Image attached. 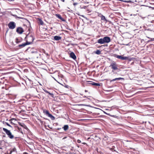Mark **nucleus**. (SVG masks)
I'll return each mask as SVG.
<instances>
[{
  "label": "nucleus",
  "mask_w": 154,
  "mask_h": 154,
  "mask_svg": "<svg viewBox=\"0 0 154 154\" xmlns=\"http://www.w3.org/2000/svg\"><path fill=\"white\" fill-rule=\"evenodd\" d=\"M95 52L96 54H100L101 53L100 51L99 50H97Z\"/></svg>",
  "instance_id": "obj_24"
},
{
  "label": "nucleus",
  "mask_w": 154,
  "mask_h": 154,
  "mask_svg": "<svg viewBox=\"0 0 154 154\" xmlns=\"http://www.w3.org/2000/svg\"><path fill=\"white\" fill-rule=\"evenodd\" d=\"M43 112L47 115L49 117L51 118L52 119H54V117L49 113L48 111L47 110L45 111H44Z\"/></svg>",
  "instance_id": "obj_7"
},
{
  "label": "nucleus",
  "mask_w": 154,
  "mask_h": 154,
  "mask_svg": "<svg viewBox=\"0 0 154 154\" xmlns=\"http://www.w3.org/2000/svg\"><path fill=\"white\" fill-rule=\"evenodd\" d=\"M61 37L58 36H55L54 37V40L56 41H58L60 40H61Z\"/></svg>",
  "instance_id": "obj_14"
},
{
  "label": "nucleus",
  "mask_w": 154,
  "mask_h": 154,
  "mask_svg": "<svg viewBox=\"0 0 154 154\" xmlns=\"http://www.w3.org/2000/svg\"><path fill=\"white\" fill-rule=\"evenodd\" d=\"M45 91V92L46 93H49V92H48V91Z\"/></svg>",
  "instance_id": "obj_31"
},
{
  "label": "nucleus",
  "mask_w": 154,
  "mask_h": 154,
  "mask_svg": "<svg viewBox=\"0 0 154 154\" xmlns=\"http://www.w3.org/2000/svg\"><path fill=\"white\" fill-rule=\"evenodd\" d=\"M3 130L10 139H13L14 138V136L12 134L10 131L5 128H3Z\"/></svg>",
  "instance_id": "obj_3"
},
{
  "label": "nucleus",
  "mask_w": 154,
  "mask_h": 154,
  "mask_svg": "<svg viewBox=\"0 0 154 154\" xmlns=\"http://www.w3.org/2000/svg\"><path fill=\"white\" fill-rule=\"evenodd\" d=\"M8 26L10 29H14L16 27V24L14 22H10L8 24Z\"/></svg>",
  "instance_id": "obj_6"
},
{
  "label": "nucleus",
  "mask_w": 154,
  "mask_h": 154,
  "mask_svg": "<svg viewBox=\"0 0 154 154\" xmlns=\"http://www.w3.org/2000/svg\"><path fill=\"white\" fill-rule=\"evenodd\" d=\"M18 124L21 127H23V128H25V127H26V126L23 123H21L20 122H18Z\"/></svg>",
  "instance_id": "obj_21"
},
{
  "label": "nucleus",
  "mask_w": 154,
  "mask_h": 154,
  "mask_svg": "<svg viewBox=\"0 0 154 154\" xmlns=\"http://www.w3.org/2000/svg\"><path fill=\"white\" fill-rule=\"evenodd\" d=\"M64 86L65 88H69V86H68L67 85H65Z\"/></svg>",
  "instance_id": "obj_27"
},
{
  "label": "nucleus",
  "mask_w": 154,
  "mask_h": 154,
  "mask_svg": "<svg viewBox=\"0 0 154 154\" xmlns=\"http://www.w3.org/2000/svg\"><path fill=\"white\" fill-rule=\"evenodd\" d=\"M27 45H28V44L26 42L24 43H23L19 45L18 46L19 47H20V48H22L24 47H25V46Z\"/></svg>",
  "instance_id": "obj_16"
},
{
  "label": "nucleus",
  "mask_w": 154,
  "mask_h": 154,
  "mask_svg": "<svg viewBox=\"0 0 154 154\" xmlns=\"http://www.w3.org/2000/svg\"><path fill=\"white\" fill-rule=\"evenodd\" d=\"M16 32L18 33L21 34L24 32L23 29L21 27H18L16 29Z\"/></svg>",
  "instance_id": "obj_8"
},
{
  "label": "nucleus",
  "mask_w": 154,
  "mask_h": 154,
  "mask_svg": "<svg viewBox=\"0 0 154 154\" xmlns=\"http://www.w3.org/2000/svg\"><path fill=\"white\" fill-rule=\"evenodd\" d=\"M26 43L28 45L32 44L34 38L32 36L27 35L26 37Z\"/></svg>",
  "instance_id": "obj_4"
},
{
  "label": "nucleus",
  "mask_w": 154,
  "mask_h": 154,
  "mask_svg": "<svg viewBox=\"0 0 154 154\" xmlns=\"http://www.w3.org/2000/svg\"><path fill=\"white\" fill-rule=\"evenodd\" d=\"M109 66L111 67V68L112 69V72H113V70H117L119 69L118 65L115 62L112 63Z\"/></svg>",
  "instance_id": "obj_5"
},
{
  "label": "nucleus",
  "mask_w": 154,
  "mask_h": 154,
  "mask_svg": "<svg viewBox=\"0 0 154 154\" xmlns=\"http://www.w3.org/2000/svg\"><path fill=\"white\" fill-rule=\"evenodd\" d=\"M16 121V120L14 118H12L9 120V121L10 122V123L12 124V125L15 124V122Z\"/></svg>",
  "instance_id": "obj_12"
},
{
  "label": "nucleus",
  "mask_w": 154,
  "mask_h": 154,
  "mask_svg": "<svg viewBox=\"0 0 154 154\" xmlns=\"http://www.w3.org/2000/svg\"><path fill=\"white\" fill-rule=\"evenodd\" d=\"M17 128L18 131L21 133H23V131L22 129L21 128H19L18 126H17Z\"/></svg>",
  "instance_id": "obj_23"
},
{
  "label": "nucleus",
  "mask_w": 154,
  "mask_h": 154,
  "mask_svg": "<svg viewBox=\"0 0 154 154\" xmlns=\"http://www.w3.org/2000/svg\"><path fill=\"white\" fill-rule=\"evenodd\" d=\"M151 8H152V9H154V8H152V7H150Z\"/></svg>",
  "instance_id": "obj_36"
},
{
  "label": "nucleus",
  "mask_w": 154,
  "mask_h": 154,
  "mask_svg": "<svg viewBox=\"0 0 154 154\" xmlns=\"http://www.w3.org/2000/svg\"><path fill=\"white\" fill-rule=\"evenodd\" d=\"M5 124L10 127H12L8 122H5Z\"/></svg>",
  "instance_id": "obj_26"
},
{
  "label": "nucleus",
  "mask_w": 154,
  "mask_h": 154,
  "mask_svg": "<svg viewBox=\"0 0 154 154\" xmlns=\"http://www.w3.org/2000/svg\"><path fill=\"white\" fill-rule=\"evenodd\" d=\"M91 84L92 85H95L97 86H100V84L99 83H95L93 82V83H91Z\"/></svg>",
  "instance_id": "obj_22"
},
{
  "label": "nucleus",
  "mask_w": 154,
  "mask_h": 154,
  "mask_svg": "<svg viewBox=\"0 0 154 154\" xmlns=\"http://www.w3.org/2000/svg\"><path fill=\"white\" fill-rule=\"evenodd\" d=\"M23 154H28V153L27 152H24L23 153Z\"/></svg>",
  "instance_id": "obj_30"
},
{
  "label": "nucleus",
  "mask_w": 154,
  "mask_h": 154,
  "mask_svg": "<svg viewBox=\"0 0 154 154\" xmlns=\"http://www.w3.org/2000/svg\"><path fill=\"white\" fill-rule=\"evenodd\" d=\"M85 92H88V91L87 90H85Z\"/></svg>",
  "instance_id": "obj_35"
},
{
  "label": "nucleus",
  "mask_w": 154,
  "mask_h": 154,
  "mask_svg": "<svg viewBox=\"0 0 154 154\" xmlns=\"http://www.w3.org/2000/svg\"><path fill=\"white\" fill-rule=\"evenodd\" d=\"M90 2H89V1H88V2H86V3H90Z\"/></svg>",
  "instance_id": "obj_33"
},
{
  "label": "nucleus",
  "mask_w": 154,
  "mask_h": 154,
  "mask_svg": "<svg viewBox=\"0 0 154 154\" xmlns=\"http://www.w3.org/2000/svg\"><path fill=\"white\" fill-rule=\"evenodd\" d=\"M82 144H84V145H85V144H86V143H84H84H82Z\"/></svg>",
  "instance_id": "obj_32"
},
{
  "label": "nucleus",
  "mask_w": 154,
  "mask_h": 154,
  "mask_svg": "<svg viewBox=\"0 0 154 154\" xmlns=\"http://www.w3.org/2000/svg\"><path fill=\"white\" fill-rule=\"evenodd\" d=\"M38 23L39 24L41 25H43L44 24V22L41 19L39 18L38 19Z\"/></svg>",
  "instance_id": "obj_15"
},
{
  "label": "nucleus",
  "mask_w": 154,
  "mask_h": 154,
  "mask_svg": "<svg viewBox=\"0 0 154 154\" xmlns=\"http://www.w3.org/2000/svg\"><path fill=\"white\" fill-rule=\"evenodd\" d=\"M22 41V39L21 37H18L16 38L15 42L17 44L21 42Z\"/></svg>",
  "instance_id": "obj_10"
},
{
  "label": "nucleus",
  "mask_w": 154,
  "mask_h": 154,
  "mask_svg": "<svg viewBox=\"0 0 154 154\" xmlns=\"http://www.w3.org/2000/svg\"><path fill=\"white\" fill-rule=\"evenodd\" d=\"M100 17H101V20H102L104 21H106V22L107 21V20L106 19L105 17L104 16H103V15H101V16Z\"/></svg>",
  "instance_id": "obj_19"
},
{
  "label": "nucleus",
  "mask_w": 154,
  "mask_h": 154,
  "mask_svg": "<svg viewBox=\"0 0 154 154\" xmlns=\"http://www.w3.org/2000/svg\"><path fill=\"white\" fill-rule=\"evenodd\" d=\"M63 128L64 131H66L69 129V126L68 125H65L63 126Z\"/></svg>",
  "instance_id": "obj_20"
},
{
  "label": "nucleus",
  "mask_w": 154,
  "mask_h": 154,
  "mask_svg": "<svg viewBox=\"0 0 154 154\" xmlns=\"http://www.w3.org/2000/svg\"><path fill=\"white\" fill-rule=\"evenodd\" d=\"M41 51L43 52L46 55H48V53H45V51L44 49H42L41 50Z\"/></svg>",
  "instance_id": "obj_25"
},
{
  "label": "nucleus",
  "mask_w": 154,
  "mask_h": 154,
  "mask_svg": "<svg viewBox=\"0 0 154 154\" xmlns=\"http://www.w3.org/2000/svg\"><path fill=\"white\" fill-rule=\"evenodd\" d=\"M111 40L110 38L108 36H105L103 38L98 39L97 41L98 43L100 44H103L105 43H108L110 42Z\"/></svg>",
  "instance_id": "obj_1"
},
{
  "label": "nucleus",
  "mask_w": 154,
  "mask_h": 154,
  "mask_svg": "<svg viewBox=\"0 0 154 154\" xmlns=\"http://www.w3.org/2000/svg\"><path fill=\"white\" fill-rule=\"evenodd\" d=\"M55 16L56 17L58 18L59 19L61 20L62 21H65L64 19L59 14H56Z\"/></svg>",
  "instance_id": "obj_13"
},
{
  "label": "nucleus",
  "mask_w": 154,
  "mask_h": 154,
  "mask_svg": "<svg viewBox=\"0 0 154 154\" xmlns=\"http://www.w3.org/2000/svg\"><path fill=\"white\" fill-rule=\"evenodd\" d=\"M77 142L78 143H80L81 142V141L80 140H77Z\"/></svg>",
  "instance_id": "obj_28"
},
{
  "label": "nucleus",
  "mask_w": 154,
  "mask_h": 154,
  "mask_svg": "<svg viewBox=\"0 0 154 154\" xmlns=\"http://www.w3.org/2000/svg\"><path fill=\"white\" fill-rule=\"evenodd\" d=\"M70 57L74 60H75L76 58L75 55L73 52H72L70 53Z\"/></svg>",
  "instance_id": "obj_11"
},
{
  "label": "nucleus",
  "mask_w": 154,
  "mask_h": 154,
  "mask_svg": "<svg viewBox=\"0 0 154 154\" xmlns=\"http://www.w3.org/2000/svg\"><path fill=\"white\" fill-rule=\"evenodd\" d=\"M80 8L81 9H85V12H86V13L91 12L93 9L91 5H89L87 6L81 5L80 6Z\"/></svg>",
  "instance_id": "obj_2"
},
{
  "label": "nucleus",
  "mask_w": 154,
  "mask_h": 154,
  "mask_svg": "<svg viewBox=\"0 0 154 154\" xmlns=\"http://www.w3.org/2000/svg\"><path fill=\"white\" fill-rule=\"evenodd\" d=\"M16 152L17 151L16 148H14L11 150L9 154H11L13 152H15L16 153L15 154H16Z\"/></svg>",
  "instance_id": "obj_17"
},
{
  "label": "nucleus",
  "mask_w": 154,
  "mask_h": 154,
  "mask_svg": "<svg viewBox=\"0 0 154 154\" xmlns=\"http://www.w3.org/2000/svg\"><path fill=\"white\" fill-rule=\"evenodd\" d=\"M26 20L27 21V22H28L29 23V22L27 20Z\"/></svg>",
  "instance_id": "obj_37"
},
{
  "label": "nucleus",
  "mask_w": 154,
  "mask_h": 154,
  "mask_svg": "<svg viewBox=\"0 0 154 154\" xmlns=\"http://www.w3.org/2000/svg\"><path fill=\"white\" fill-rule=\"evenodd\" d=\"M48 94L49 95H51L52 96L53 95V94H51V93H50V92H49V93H48Z\"/></svg>",
  "instance_id": "obj_29"
},
{
  "label": "nucleus",
  "mask_w": 154,
  "mask_h": 154,
  "mask_svg": "<svg viewBox=\"0 0 154 154\" xmlns=\"http://www.w3.org/2000/svg\"><path fill=\"white\" fill-rule=\"evenodd\" d=\"M121 79L123 80L124 79L122 78H116L110 81V82H114L117 80H120Z\"/></svg>",
  "instance_id": "obj_18"
},
{
  "label": "nucleus",
  "mask_w": 154,
  "mask_h": 154,
  "mask_svg": "<svg viewBox=\"0 0 154 154\" xmlns=\"http://www.w3.org/2000/svg\"><path fill=\"white\" fill-rule=\"evenodd\" d=\"M61 1H62V2H65V0H61Z\"/></svg>",
  "instance_id": "obj_34"
},
{
  "label": "nucleus",
  "mask_w": 154,
  "mask_h": 154,
  "mask_svg": "<svg viewBox=\"0 0 154 154\" xmlns=\"http://www.w3.org/2000/svg\"><path fill=\"white\" fill-rule=\"evenodd\" d=\"M116 57L122 60H126L128 59V57H122L121 55H118Z\"/></svg>",
  "instance_id": "obj_9"
}]
</instances>
